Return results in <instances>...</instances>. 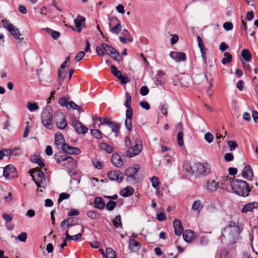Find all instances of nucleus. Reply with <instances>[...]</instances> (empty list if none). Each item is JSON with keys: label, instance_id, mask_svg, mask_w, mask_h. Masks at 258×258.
<instances>
[{"label": "nucleus", "instance_id": "1", "mask_svg": "<svg viewBox=\"0 0 258 258\" xmlns=\"http://www.w3.org/2000/svg\"><path fill=\"white\" fill-rule=\"evenodd\" d=\"M224 180L230 183L231 187L235 194L242 197H247L250 191L246 181L240 179H233L229 176L224 177Z\"/></svg>", "mask_w": 258, "mask_h": 258}, {"label": "nucleus", "instance_id": "2", "mask_svg": "<svg viewBox=\"0 0 258 258\" xmlns=\"http://www.w3.org/2000/svg\"><path fill=\"white\" fill-rule=\"evenodd\" d=\"M52 110L50 107H46L42 112L41 122L42 124L48 130L52 128Z\"/></svg>", "mask_w": 258, "mask_h": 258}, {"label": "nucleus", "instance_id": "3", "mask_svg": "<svg viewBox=\"0 0 258 258\" xmlns=\"http://www.w3.org/2000/svg\"><path fill=\"white\" fill-rule=\"evenodd\" d=\"M38 187H41L40 183L45 181L44 174L39 168L32 169L29 172Z\"/></svg>", "mask_w": 258, "mask_h": 258}, {"label": "nucleus", "instance_id": "4", "mask_svg": "<svg viewBox=\"0 0 258 258\" xmlns=\"http://www.w3.org/2000/svg\"><path fill=\"white\" fill-rule=\"evenodd\" d=\"M101 46L108 55L117 62H120L122 60V58L120 54L112 46L105 43H102Z\"/></svg>", "mask_w": 258, "mask_h": 258}, {"label": "nucleus", "instance_id": "5", "mask_svg": "<svg viewBox=\"0 0 258 258\" xmlns=\"http://www.w3.org/2000/svg\"><path fill=\"white\" fill-rule=\"evenodd\" d=\"M143 148L142 142L140 140L135 141V145L132 148L128 149L125 153L127 157L131 158L139 155Z\"/></svg>", "mask_w": 258, "mask_h": 258}, {"label": "nucleus", "instance_id": "6", "mask_svg": "<svg viewBox=\"0 0 258 258\" xmlns=\"http://www.w3.org/2000/svg\"><path fill=\"white\" fill-rule=\"evenodd\" d=\"M4 26L11 33L12 35L16 39H21V34L19 30L16 28L14 25L11 24L8 20L5 19L2 20Z\"/></svg>", "mask_w": 258, "mask_h": 258}, {"label": "nucleus", "instance_id": "7", "mask_svg": "<svg viewBox=\"0 0 258 258\" xmlns=\"http://www.w3.org/2000/svg\"><path fill=\"white\" fill-rule=\"evenodd\" d=\"M15 171V167L13 165L10 164L3 168V169L0 167V175L3 171L4 176L6 178L10 179L14 177Z\"/></svg>", "mask_w": 258, "mask_h": 258}, {"label": "nucleus", "instance_id": "8", "mask_svg": "<svg viewBox=\"0 0 258 258\" xmlns=\"http://www.w3.org/2000/svg\"><path fill=\"white\" fill-rule=\"evenodd\" d=\"M197 174L206 175L210 173V165L207 163H196Z\"/></svg>", "mask_w": 258, "mask_h": 258}, {"label": "nucleus", "instance_id": "9", "mask_svg": "<svg viewBox=\"0 0 258 258\" xmlns=\"http://www.w3.org/2000/svg\"><path fill=\"white\" fill-rule=\"evenodd\" d=\"M54 120L57 126L60 130L64 129L67 125V121L62 113H57L54 117Z\"/></svg>", "mask_w": 258, "mask_h": 258}, {"label": "nucleus", "instance_id": "10", "mask_svg": "<svg viewBox=\"0 0 258 258\" xmlns=\"http://www.w3.org/2000/svg\"><path fill=\"white\" fill-rule=\"evenodd\" d=\"M107 176L110 180L120 183L123 178V174L120 171H110L108 172Z\"/></svg>", "mask_w": 258, "mask_h": 258}, {"label": "nucleus", "instance_id": "11", "mask_svg": "<svg viewBox=\"0 0 258 258\" xmlns=\"http://www.w3.org/2000/svg\"><path fill=\"white\" fill-rule=\"evenodd\" d=\"M62 150L66 154L78 155L81 153V150L79 148L70 146L67 144L62 145Z\"/></svg>", "mask_w": 258, "mask_h": 258}, {"label": "nucleus", "instance_id": "12", "mask_svg": "<svg viewBox=\"0 0 258 258\" xmlns=\"http://www.w3.org/2000/svg\"><path fill=\"white\" fill-rule=\"evenodd\" d=\"M183 167L185 170V174L186 176H190L197 172L196 163L191 164L187 162L185 163Z\"/></svg>", "mask_w": 258, "mask_h": 258}, {"label": "nucleus", "instance_id": "13", "mask_svg": "<svg viewBox=\"0 0 258 258\" xmlns=\"http://www.w3.org/2000/svg\"><path fill=\"white\" fill-rule=\"evenodd\" d=\"M72 124L76 131L80 134H84L88 132V128L83 125L78 120L74 119Z\"/></svg>", "mask_w": 258, "mask_h": 258}, {"label": "nucleus", "instance_id": "14", "mask_svg": "<svg viewBox=\"0 0 258 258\" xmlns=\"http://www.w3.org/2000/svg\"><path fill=\"white\" fill-rule=\"evenodd\" d=\"M170 56L177 62L185 61L186 59V54L182 52L172 51L169 53Z\"/></svg>", "mask_w": 258, "mask_h": 258}, {"label": "nucleus", "instance_id": "15", "mask_svg": "<svg viewBox=\"0 0 258 258\" xmlns=\"http://www.w3.org/2000/svg\"><path fill=\"white\" fill-rule=\"evenodd\" d=\"M139 170V166L136 165L134 167H130L124 171V174L128 177L135 179V175Z\"/></svg>", "mask_w": 258, "mask_h": 258}, {"label": "nucleus", "instance_id": "16", "mask_svg": "<svg viewBox=\"0 0 258 258\" xmlns=\"http://www.w3.org/2000/svg\"><path fill=\"white\" fill-rule=\"evenodd\" d=\"M61 165L68 169H72L76 167V161L73 157L68 155L67 159L64 160Z\"/></svg>", "mask_w": 258, "mask_h": 258}, {"label": "nucleus", "instance_id": "17", "mask_svg": "<svg viewBox=\"0 0 258 258\" xmlns=\"http://www.w3.org/2000/svg\"><path fill=\"white\" fill-rule=\"evenodd\" d=\"M111 162L114 166L118 168L121 167L123 165V161L120 156L117 153H114L112 155Z\"/></svg>", "mask_w": 258, "mask_h": 258}, {"label": "nucleus", "instance_id": "18", "mask_svg": "<svg viewBox=\"0 0 258 258\" xmlns=\"http://www.w3.org/2000/svg\"><path fill=\"white\" fill-rule=\"evenodd\" d=\"M68 155L65 154L63 151L58 152L54 155V158L56 162L58 164L62 165V163L65 160L67 159Z\"/></svg>", "mask_w": 258, "mask_h": 258}, {"label": "nucleus", "instance_id": "19", "mask_svg": "<svg viewBox=\"0 0 258 258\" xmlns=\"http://www.w3.org/2000/svg\"><path fill=\"white\" fill-rule=\"evenodd\" d=\"M173 224L175 234L180 236L183 231L181 221L179 220L175 219L173 222Z\"/></svg>", "mask_w": 258, "mask_h": 258}, {"label": "nucleus", "instance_id": "20", "mask_svg": "<svg viewBox=\"0 0 258 258\" xmlns=\"http://www.w3.org/2000/svg\"><path fill=\"white\" fill-rule=\"evenodd\" d=\"M219 187V183L216 182L214 180L208 181L206 184V189L210 192L215 191Z\"/></svg>", "mask_w": 258, "mask_h": 258}, {"label": "nucleus", "instance_id": "21", "mask_svg": "<svg viewBox=\"0 0 258 258\" xmlns=\"http://www.w3.org/2000/svg\"><path fill=\"white\" fill-rule=\"evenodd\" d=\"M85 20V18L80 15L78 16L76 19L74 20V23L77 28L78 32L80 33L82 31V26L84 24Z\"/></svg>", "mask_w": 258, "mask_h": 258}, {"label": "nucleus", "instance_id": "22", "mask_svg": "<svg viewBox=\"0 0 258 258\" xmlns=\"http://www.w3.org/2000/svg\"><path fill=\"white\" fill-rule=\"evenodd\" d=\"M66 144L63 135L60 132H57L55 135V144L58 148L61 146L62 149V145Z\"/></svg>", "mask_w": 258, "mask_h": 258}, {"label": "nucleus", "instance_id": "23", "mask_svg": "<svg viewBox=\"0 0 258 258\" xmlns=\"http://www.w3.org/2000/svg\"><path fill=\"white\" fill-rule=\"evenodd\" d=\"M125 99L126 100L124 103V106L127 108L125 113H133V109L131 107L132 96L128 92L125 93Z\"/></svg>", "mask_w": 258, "mask_h": 258}, {"label": "nucleus", "instance_id": "24", "mask_svg": "<svg viewBox=\"0 0 258 258\" xmlns=\"http://www.w3.org/2000/svg\"><path fill=\"white\" fill-rule=\"evenodd\" d=\"M242 176L248 180H250L253 177V172L250 166H245L242 172Z\"/></svg>", "mask_w": 258, "mask_h": 258}, {"label": "nucleus", "instance_id": "25", "mask_svg": "<svg viewBox=\"0 0 258 258\" xmlns=\"http://www.w3.org/2000/svg\"><path fill=\"white\" fill-rule=\"evenodd\" d=\"M141 247V243L135 239H131L129 241L128 248L133 251L135 252Z\"/></svg>", "mask_w": 258, "mask_h": 258}, {"label": "nucleus", "instance_id": "26", "mask_svg": "<svg viewBox=\"0 0 258 258\" xmlns=\"http://www.w3.org/2000/svg\"><path fill=\"white\" fill-rule=\"evenodd\" d=\"M109 19L110 22L111 21H114L117 22V23L116 24V25L114 27H112L110 29V31L111 32L117 34L121 31V29L120 21L115 17L109 18Z\"/></svg>", "mask_w": 258, "mask_h": 258}, {"label": "nucleus", "instance_id": "27", "mask_svg": "<svg viewBox=\"0 0 258 258\" xmlns=\"http://www.w3.org/2000/svg\"><path fill=\"white\" fill-rule=\"evenodd\" d=\"M133 113H125V120L124 122V125L125 126L126 128L128 131H131L132 129V117H133Z\"/></svg>", "mask_w": 258, "mask_h": 258}, {"label": "nucleus", "instance_id": "28", "mask_svg": "<svg viewBox=\"0 0 258 258\" xmlns=\"http://www.w3.org/2000/svg\"><path fill=\"white\" fill-rule=\"evenodd\" d=\"M236 229V227L235 226H232L230 224L222 230L221 231L222 235L223 237H226L229 235H232L233 234L232 232L235 231Z\"/></svg>", "mask_w": 258, "mask_h": 258}, {"label": "nucleus", "instance_id": "29", "mask_svg": "<svg viewBox=\"0 0 258 258\" xmlns=\"http://www.w3.org/2000/svg\"><path fill=\"white\" fill-rule=\"evenodd\" d=\"M182 233L183 239L187 242L191 241L194 238V233L190 230H186Z\"/></svg>", "mask_w": 258, "mask_h": 258}, {"label": "nucleus", "instance_id": "30", "mask_svg": "<svg viewBox=\"0 0 258 258\" xmlns=\"http://www.w3.org/2000/svg\"><path fill=\"white\" fill-rule=\"evenodd\" d=\"M257 207L258 203L257 202L248 203L244 205L241 211L242 213H246L248 211H251L253 209L257 208Z\"/></svg>", "mask_w": 258, "mask_h": 258}, {"label": "nucleus", "instance_id": "31", "mask_svg": "<svg viewBox=\"0 0 258 258\" xmlns=\"http://www.w3.org/2000/svg\"><path fill=\"white\" fill-rule=\"evenodd\" d=\"M105 203L102 198L97 197L94 200V206L96 208L102 210L104 208Z\"/></svg>", "mask_w": 258, "mask_h": 258}, {"label": "nucleus", "instance_id": "32", "mask_svg": "<svg viewBox=\"0 0 258 258\" xmlns=\"http://www.w3.org/2000/svg\"><path fill=\"white\" fill-rule=\"evenodd\" d=\"M134 189L131 186H127L122 190H120V194L123 197H128L131 196L134 192Z\"/></svg>", "mask_w": 258, "mask_h": 258}, {"label": "nucleus", "instance_id": "33", "mask_svg": "<svg viewBox=\"0 0 258 258\" xmlns=\"http://www.w3.org/2000/svg\"><path fill=\"white\" fill-rule=\"evenodd\" d=\"M109 124L108 126L111 128L113 132L115 133V136H117L120 127V124L113 121H111Z\"/></svg>", "mask_w": 258, "mask_h": 258}, {"label": "nucleus", "instance_id": "34", "mask_svg": "<svg viewBox=\"0 0 258 258\" xmlns=\"http://www.w3.org/2000/svg\"><path fill=\"white\" fill-rule=\"evenodd\" d=\"M31 161L33 163H37L38 165L41 168L45 166V164L43 163V160L39 156L35 155L32 157L31 159Z\"/></svg>", "mask_w": 258, "mask_h": 258}, {"label": "nucleus", "instance_id": "35", "mask_svg": "<svg viewBox=\"0 0 258 258\" xmlns=\"http://www.w3.org/2000/svg\"><path fill=\"white\" fill-rule=\"evenodd\" d=\"M241 55L246 61H249L251 59V55L249 51L246 49H244L241 51Z\"/></svg>", "mask_w": 258, "mask_h": 258}, {"label": "nucleus", "instance_id": "36", "mask_svg": "<svg viewBox=\"0 0 258 258\" xmlns=\"http://www.w3.org/2000/svg\"><path fill=\"white\" fill-rule=\"evenodd\" d=\"M99 147L100 149L105 150L108 153H111L113 151L112 147L105 143L100 144Z\"/></svg>", "mask_w": 258, "mask_h": 258}, {"label": "nucleus", "instance_id": "37", "mask_svg": "<svg viewBox=\"0 0 258 258\" xmlns=\"http://www.w3.org/2000/svg\"><path fill=\"white\" fill-rule=\"evenodd\" d=\"M105 257L116 258V255L115 251L110 247H107L106 249Z\"/></svg>", "mask_w": 258, "mask_h": 258}, {"label": "nucleus", "instance_id": "38", "mask_svg": "<svg viewBox=\"0 0 258 258\" xmlns=\"http://www.w3.org/2000/svg\"><path fill=\"white\" fill-rule=\"evenodd\" d=\"M113 225L116 228L118 227L122 228V223L121 222V216L118 215L115 217V218L112 220Z\"/></svg>", "mask_w": 258, "mask_h": 258}, {"label": "nucleus", "instance_id": "39", "mask_svg": "<svg viewBox=\"0 0 258 258\" xmlns=\"http://www.w3.org/2000/svg\"><path fill=\"white\" fill-rule=\"evenodd\" d=\"M202 207L203 206H202L200 201L197 200L194 202L191 209L193 211H198L199 213Z\"/></svg>", "mask_w": 258, "mask_h": 258}, {"label": "nucleus", "instance_id": "40", "mask_svg": "<svg viewBox=\"0 0 258 258\" xmlns=\"http://www.w3.org/2000/svg\"><path fill=\"white\" fill-rule=\"evenodd\" d=\"M27 107L31 112L37 111L39 109V106L36 103H32L30 102H27Z\"/></svg>", "mask_w": 258, "mask_h": 258}, {"label": "nucleus", "instance_id": "41", "mask_svg": "<svg viewBox=\"0 0 258 258\" xmlns=\"http://www.w3.org/2000/svg\"><path fill=\"white\" fill-rule=\"evenodd\" d=\"M190 78L187 75H184L180 78V82L181 86L187 87L189 84L188 81Z\"/></svg>", "mask_w": 258, "mask_h": 258}, {"label": "nucleus", "instance_id": "42", "mask_svg": "<svg viewBox=\"0 0 258 258\" xmlns=\"http://www.w3.org/2000/svg\"><path fill=\"white\" fill-rule=\"evenodd\" d=\"M224 58H223L221 60L222 63L225 64L228 62H230L231 61L232 56V55L228 52L224 53Z\"/></svg>", "mask_w": 258, "mask_h": 258}, {"label": "nucleus", "instance_id": "43", "mask_svg": "<svg viewBox=\"0 0 258 258\" xmlns=\"http://www.w3.org/2000/svg\"><path fill=\"white\" fill-rule=\"evenodd\" d=\"M91 133L92 136L97 139H100L102 138V133L98 129H93L91 130Z\"/></svg>", "mask_w": 258, "mask_h": 258}, {"label": "nucleus", "instance_id": "44", "mask_svg": "<svg viewBox=\"0 0 258 258\" xmlns=\"http://www.w3.org/2000/svg\"><path fill=\"white\" fill-rule=\"evenodd\" d=\"M67 108L69 109H73L79 110L80 112L81 111L80 107L76 104L73 101H69L68 103V105H67Z\"/></svg>", "mask_w": 258, "mask_h": 258}, {"label": "nucleus", "instance_id": "45", "mask_svg": "<svg viewBox=\"0 0 258 258\" xmlns=\"http://www.w3.org/2000/svg\"><path fill=\"white\" fill-rule=\"evenodd\" d=\"M69 221H71V218H67L61 222L60 227L62 230H64L68 227H70V225H69V223L68 222Z\"/></svg>", "mask_w": 258, "mask_h": 258}, {"label": "nucleus", "instance_id": "46", "mask_svg": "<svg viewBox=\"0 0 258 258\" xmlns=\"http://www.w3.org/2000/svg\"><path fill=\"white\" fill-rule=\"evenodd\" d=\"M111 73L113 75V76L117 77V78H118V77L122 75L121 72L118 71L117 68L114 66H111Z\"/></svg>", "mask_w": 258, "mask_h": 258}, {"label": "nucleus", "instance_id": "47", "mask_svg": "<svg viewBox=\"0 0 258 258\" xmlns=\"http://www.w3.org/2000/svg\"><path fill=\"white\" fill-rule=\"evenodd\" d=\"M183 136L184 134L183 132H180L178 133L177 135V143L178 145L180 146H181L183 145L184 142H183Z\"/></svg>", "mask_w": 258, "mask_h": 258}, {"label": "nucleus", "instance_id": "48", "mask_svg": "<svg viewBox=\"0 0 258 258\" xmlns=\"http://www.w3.org/2000/svg\"><path fill=\"white\" fill-rule=\"evenodd\" d=\"M66 73L64 71L59 70L58 72V77L60 85H61L64 78L66 77Z\"/></svg>", "mask_w": 258, "mask_h": 258}, {"label": "nucleus", "instance_id": "49", "mask_svg": "<svg viewBox=\"0 0 258 258\" xmlns=\"http://www.w3.org/2000/svg\"><path fill=\"white\" fill-rule=\"evenodd\" d=\"M116 205V203L113 201H109L106 204V209L108 211H112Z\"/></svg>", "mask_w": 258, "mask_h": 258}, {"label": "nucleus", "instance_id": "50", "mask_svg": "<svg viewBox=\"0 0 258 258\" xmlns=\"http://www.w3.org/2000/svg\"><path fill=\"white\" fill-rule=\"evenodd\" d=\"M152 186L155 188H157L159 186L160 182L159 179L156 177H153L151 179Z\"/></svg>", "mask_w": 258, "mask_h": 258}, {"label": "nucleus", "instance_id": "51", "mask_svg": "<svg viewBox=\"0 0 258 258\" xmlns=\"http://www.w3.org/2000/svg\"><path fill=\"white\" fill-rule=\"evenodd\" d=\"M119 40L123 44H125L127 42H132L133 40V38L132 36L128 37H120Z\"/></svg>", "mask_w": 258, "mask_h": 258}, {"label": "nucleus", "instance_id": "52", "mask_svg": "<svg viewBox=\"0 0 258 258\" xmlns=\"http://www.w3.org/2000/svg\"><path fill=\"white\" fill-rule=\"evenodd\" d=\"M70 195L67 193L62 192L59 195V199L58 200V203H60L62 201L65 199H68L70 198Z\"/></svg>", "mask_w": 258, "mask_h": 258}, {"label": "nucleus", "instance_id": "53", "mask_svg": "<svg viewBox=\"0 0 258 258\" xmlns=\"http://www.w3.org/2000/svg\"><path fill=\"white\" fill-rule=\"evenodd\" d=\"M204 139L208 143H211L213 141L214 137L211 133H207L205 135Z\"/></svg>", "mask_w": 258, "mask_h": 258}, {"label": "nucleus", "instance_id": "54", "mask_svg": "<svg viewBox=\"0 0 258 258\" xmlns=\"http://www.w3.org/2000/svg\"><path fill=\"white\" fill-rule=\"evenodd\" d=\"M87 215L88 216V217L92 219H95L98 217V214L97 212L93 210L88 211L87 213Z\"/></svg>", "mask_w": 258, "mask_h": 258}, {"label": "nucleus", "instance_id": "55", "mask_svg": "<svg viewBox=\"0 0 258 258\" xmlns=\"http://www.w3.org/2000/svg\"><path fill=\"white\" fill-rule=\"evenodd\" d=\"M200 51L201 52V56H202V59H203V62H204V64L205 66H207V59H206V55H205V53H206V49L204 48H200Z\"/></svg>", "mask_w": 258, "mask_h": 258}, {"label": "nucleus", "instance_id": "56", "mask_svg": "<svg viewBox=\"0 0 258 258\" xmlns=\"http://www.w3.org/2000/svg\"><path fill=\"white\" fill-rule=\"evenodd\" d=\"M228 145H229L230 151H233L237 147V144L235 141H229L228 142Z\"/></svg>", "mask_w": 258, "mask_h": 258}, {"label": "nucleus", "instance_id": "57", "mask_svg": "<svg viewBox=\"0 0 258 258\" xmlns=\"http://www.w3.org/2000/svg\"><path fill=\"white\" fill-rule=\"evenodd\" d=\"M223 27L225 30L229 31L233 29V24L231 22H227L223 24Z\"/></svg>", "mask_w": 258, "mask_h": 258}, {"label": "nucleus", "instance_id": "58", "mask_svg": "<svg viewBox=\"0 0 258 258\" xmlns=\"http://www.w3.org/2000/svg\"><path fill=\"white\" fill-rule=\"evenodd\" d=\"M85 52L84 51H80L79 52L76 56L75 58V60L76 62H79L80 61L84 56L85 55Z\"/></svg>", "mask_w": 258, "mask_h": 258}, {"label": "nucleus", "instance_id": "59", "mask_svg": "<svg viewBox=\"0 0 258 258\" xmlns=\"http://www.w3.org/2000/svg\"><path fill=\"white\" fill-rule=\"evenodd\" d=\"M98 120L100 121V124L102 125L106 124L108 125L109 123L111 122V121L108 118H98Z\"/></svg>", "mask_w": 258, "mask_h": 258}, {"label": "nucleus", "instance_id": "60", "mask_svg": "<svg viewBox=\"0 0 258 258\" xmlns=\"http://www.w3.org/2000/svg\"><path fill=\"white\" fill-rule=\"evenodd\" d=\"M140 92L142 96H146L149 93V90L147 86H145L141 87Z\"/></svg>", "mask_w": 258, "mask_h": 258}, {"label": "nucleus", "instance_id": "61", "mask_svg": "<svg viewBox=\"0 0 258 258\" xmlns=\"http://www.w3.org/2000/svg\"><path fill=\"white\" fill-rule=\"evenodd\" d=\"M27 237V236L26 232H22L18 236V239L22 242H25Z\"/></svg>", "mask_w": 258, "mask_h": 258}, {"label": "nucleus", "instance_id": "62", "mask_svg": "<svg viewBox=\"0 0 258 258\" xmlns=\"http://www.w3.org/2000/svg\"><path fill=\"white\" fill-rule=\"evenodd\" d=\"M140 105L146 110H149L150 108V104L146 101H142L139 103Z\"/></svg>", "mask_w": 258, "mask_h": 258}, {"label": "nucleus", "instance_id": "63", "mask_svg": "<svg viewBox=\"0 0 258 258\" xmlns=\"http://www.w3.org/2000/svg\"><path fill=\"white\" fill-rule=\"evenodd\" d=\"M233 155L231 153H228L225 154L224 159L227 162H230L233 160Z\"/></svg>", "mask_w": 258, "mask_h": 258}, {"label": "nucleus", "instance_id": "64", "mask_svg": "<svg viewBox=\"0 0 258 258\" xmlns=\"http://www.w3.org/2000/svg\"><path fill=\"white\" fill-rule=\"evenodd\" d=\"M94 166L98 169H101L102 168V163L97 159L93 160Z\"/></svg>", "mask_w": 258, "mask_h": 258}]
</instances>
